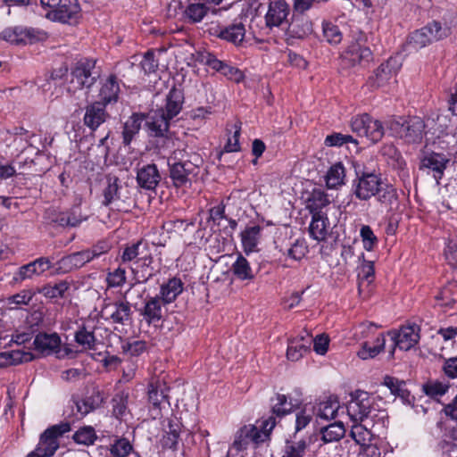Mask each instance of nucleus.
Segmentation results:
<instances>
[{"instance_id": "obj_1", "label": "nucleus", "mask_w": 457, "mask_h": 457, "mask_svg": "<svg viewBox=\"0 0 457 457\" xmlns=\"http://www.w3.org/2000/svg\"><path fill=\"white\" fill-rule=\"evenodd\" d=\"M99 77L100 73L96 71L95 60H80L71 69L67 92L78 99L81 96L87 98L88 90Z\"/></svg>"}, {"instance_id": "obj_2", "label": "nucleus", "mask_w": 457, "mask_h": 457, "mask_svg": "<svg viewBox=\"0 0 457 457\" xmlns=\"http://www.w3.org/2000/svg\"><path fill=\"white\" fill-rule=\"evenodd\" d=\"M450 34L451 28L446 23L433 21L411 32L407 38L406 46L411 50L418 51L448 37Z\"/></svg>"}, {"instance_id": "obj_3", "label": "nucleus", "mask_w": 457, "mask_h": 457, "mask_svg": "<svg viewBox=\"0 0 457 457\" xmlns=\"http://www.w3.org/2000/svg\"><path fill=\"white\" fill-rule=\"evenodd\" d=\"M389 133L395 137L403 139L408 144H419L422 141L425 132V122L420 117L408 120L398 118L386 122Z\"/></svg>"}, {"instance_id": "obj_4", "label": "nucleus", "mask_w": 457, "mask_h": 457, "mask_svg": "<svg viewBox=\"0 0 457 457\" xmlns=\"http://www.w3.org/2000/svg\"><path fill=\"white\" fill-rule=\"evenodd\" d=\"M276 426V417H270L262 421V429L253 425L244 426L235 435V439L229 453L233 451L246 449L250 444L258 445L264 442L270 436V431Z\"/></svg>"}, {"instance_id": "obj_5", "label": "nucleus", "mask_w": 457, "mask_h": 457, "mask_svg": "<svg viewBox=\"0 0 457 457\" xmlns=\"http://www.w3.org/2000/svg\"><path fill=\"white\" fill-rule=\"evenodd\" d=\"M44 9H50L46 18L61 23L76 22L80 15L81 8L77 0H40Z\"/></svg>"}, {"instance_id": "obj_6", "label": "nucleus", "mask_w": 457, "mask_h": 457, "mask_svg": "<svg viewBox=\"0 0 457 457\" xmlns=\"http://www.w3.org/2000/svg\"><path fill=\"white\" fill-rule=\"evenodd\" d=\"M103 205L112 206L120 212H128L131 205V195L128 185H122L115 176L106 177V187L103 190Z\"/></svg>"}, {"instance_id": "obj_7", "label": "nucleus", "mask_w": 457, "mask_h": 457, "mask_svg": "<svg viewBox=\"0 0 457 457\" xmlns=\"http://www.w3.org/2000/svg\"><path fill=\"white\" fill-rule=\"evenodd\" d=\"M71 430L69 422L51 426L40 436L37 446L27 457H51L60 446L59 438Z\"/></svg>"}, {"instance_id": "obj_8", "label": "nucleus", "mask_w": 457, "mask_h": 457, "mask_svg": "<svg viewBox=\"0 0 457 457\" xmlns=\"http://www.w3.org/2000/svg\"><path fill=\"white\" fill-rule=\"evenodd\" d=\"M351 129L359 137H365L372 144L380 141L385 135L382 122L368 113L353 117L351 120Z\"/></svg>"}, {"instance_id": "obj_9", "label": "nucleus", "mask_w": 457, "mask_h": 457, "mask_svg": "<svg viewBox=\"0 0 457 457\" xmlns=\"http://www.w3.org/2000/svg\"><path fill=\"white\" fill-rule=\"evenodd\" d=\"M192 157V162H169L170 178L171 179L174 187H189L192 184V181L198 175L200 171V164L203 162L202 158L200 155H193Z\"/></svg>"}, {"instance_id": "obj_10", "label": "nucleus", "mask_w": 457, "mask_h": 457, "mask_svg": "<svg viewBox=\"0 0 457 457\" xmlns=\"http://www.w3.org/2000/svg\"><path fill=\"white\" fill-rule=\"evenodd\" d=\"M373 399L365 391L357 390L351 394L346 411L353 422L362 421L372 410Z\"/></svg>"}, {"instance_id": "obj_11", "label": "nucleus", "mask_w": 457, "mask_h": 457, "mask_svg": "<svg viewBox=\"0 0 457 457\" xmlns=\"http://www.w3.org/2000/svg\"><path fill=\"white\" fill-rule=\"evenodd\" d=\"M420 328L415 323L403 325L398 331L391 330L388 335L394 341V345L400 350L408 351L414 347L420 338Z\"/></svg>"}, {"instance_id": "obj_12", "label": "nucleus", "mask_w": 457, "mask_h": 457, "mask_svg": "<svg viewBox=\"0 0 457 457\" xmlns=\"http://www.w3.org/2000/svg\"><path fill=\"white\" fill-rule=\"evenodd\" d=\"M197 61L220 72L222 75L237 83L244 79V74L240 70L217 59L214 54L209 52L198 53Z\"/></svg>"}, {"instance_id": "obj_13", "label": "nucleus", "mask_w": 457, "mask_h": 457, "mask_svg": "<svg viewBox=\"0 0 457 457\" xmlns=\"http://www.w3.org/2000/svg\"><path fill=\"white\" fill-rule=\"evenodd\" d=\"M402 66L401 57H390L386 62L374 71V74L369 78L368 84L372 88H378L384 86L390 79H392L400 70Z\"/></svg>"}, {"instance_id": "obj_14", "label": "nucleus", "mask_w": 457, "mask_h": 457, "mask_svg": "<svg viewBox=\"0 0 457 457\" xmlns=\"http://www.w3.org/2000/svg\"><path fill=\"white\" fill-rule=\"evenodd\" d=\"M383 185L381 178L372 172H364L354 185V195L360 200L367 201L376 195Z\"/></svg>"}, {"instance_id": "obj_15", "label": "nucleus", "mask_w": 457, "mask_h": 457, "mask_svg": "<svg viewBox=\"0 0 457 457\" xmlns=\"http://www.w3.org/2000/svg\"><path fill=\"white\" fill-rule=\"evenodd\" d=\"M101 313L106 320L121 325L129 322L132 319L130 303L126 301L104 303Z\"/></svg>"}, {"instance_id": "obj_16", "label": "nucleus", "mask_w": 457, "mask_h": 457, "mask_svg": "<svg viewBox=\"0 0 457 457\" xmlns=\"http://www.w3.org/2000/svg\"><path fill=\"white\" fill-rule=\"evenodd\" d=\"M370 49L361 44L360 39L347 46L341 55V65L343 68H352L362 62H369L371 59Z\"/></svg>"}, {"instance_id": "obj_17", "label": "nucleus", "mask_w": 457, "mask_h": 457, "mask_svg": "<svg viewBox=\"0 0 457 457\" xmlns=\"http://www.w3.org/2000/svg\"><path fill=\"white\" fill-rule=\"evenodd\" d=\"M109 118L106 105L103 102L95 101L85 109L83 122L92 131H96Z\"/></svg>"}, {"instance_id": "obj_18", "label": "nucleus", "mask_w": 457, "mask_h": 457, "mask_svg": "<svg viewBox=\"0 0 457 457\" xmlns=\"http://www.w3.org/2000/svg\"><path fill=\"white\" fill-rule=\"evenodd\" d=\"M448 162L449 159L445 155L431 153L421 159L420 170H426L428 173L431 171L436 183L439 184Z\"/></svg>"}, {"instance_id": "obj_19", "label": "nucleus", "mask_w": 457, "mask_h": 457, "mask_svg": "<svg viewBox=\"0 0 457 457\" xmlns=\"http://www.w3.org/2000/svg\"><path fill=\"white\" fill-rule=\"evenodd\" d=\"M52 267V263L48 258L40 257L35 261L22 265L13 275L15 282H21L25 279H30L34 276H40Z\"/></svg>"}, {"instance_id": "obj_20", "label": "nucleus", "mask_w": 457, "mask_h": 457, "mask_svg": "<svg viewBox=\"0 0 457 457\" xmlns=\"http://www.w3.org/2000/svg\"><path fill=\"white\" fill-rule=\"evenodd\" d=\"M290 6L285 0L271 1L265 14V24L269 28L279 27L287 21Z\"/></svg>"}, {"instance_id": "obj_21", "label": "nucleus", "mask_w": 457, "mask_h": 457, "mask_svg": "<svg viewBox=\"0 0 457 457\" xmlns=\"http://www.w3.org/2000/svg\"><path fill=\"white\" fill-rule=\"evenodd\" d=\"M145 120L146 130L151 137H164L169 130L170 120L165 117L162 111H151Z\"/></svg>"}, {"instance_id": "obj_22", "label": "nucleus", "mask_w": 457, "mask_h": 457, "mask_svg": "<svg viewBox=\"0 0 457 457\" xmlns=\"http://www.w3.org/2000/svg\"><path fill=\"white\" fill-rule=\"evenodd\" d=\"M312 336L307 331L303 332L295 338L289 340L287 351V357L292 361H296L311 351Z\"/></svg>"}, {"instance_id": "obj_23", "label": "nucleus", "mask_w": 457, "mask_h": 457, "mask_svg": "<svg viewBox=\"0 0 457 457\" xmlns=\"http://www.w3.org/2000/svg\"><path fill=\"white\" fill-rule=\"evenodd\" d=\"M183 104L184 93L182 89L174 86L171 87L165 97L164 106L158 108L157 110L162 111L165 117L171 120L181 112Z\"/></svg>"}, {"instance_id": "obj_24", "label": "nucleus", "mask_w": 457, "mask_h": 457, "mask_svg": "<svg viewBox=\"0 0 457 457\" xmlns=\"http://www.w3.org/2000/svg\"><path fill=\"white\" fill-rule=\"evenodd\" d=\"M161 181V174L154 163L139 168L137 172V182L141 188L154 190Z\"/></svg>"}, {"instance_id": "obj_25", "label": "nucleus", "mask_w": 457, "mask_h": 457, "mask_svg": "<svg viewBox=\"0 0 457 457\" xmlns=\"http://www.w3.org/2000/svg\"><path fill=\"white\" fill-rule=\"evenodd\" d=\"M35 350L44 355H50L60 352L61 338L56 333H39L33 342Z\"/></svg>"}, {"instance_id": "obj_26", "label": "nucleus", "mask_w": 457, "mask_h": 457, "mask_svg": "<svg viewBox=\"0 0 457 457\" xmlns=\"http://www.w3.org/2000/svg\"><path fill=\"white\" fill-rule=\"evenodd\" d=\"M163 301L159 295L148 296L145 299L144 308L140 311V315L147 324H154L163 318L162 312Z\"/></svg>"}, {"instance_id": "obj_27", "label": "nucleus", "mask_w": 457, "mask_h": 457, "mask_svg": "<svg viewBox=\"0 0 457 457\" xmlns=\"http://www.w3.org/2000/svg\"><path fill=\"white\" fill-rule=\"evenodd\" d=\"M90 261H92V259L89 255V253L86 249L62 257L57 262V269L62 272L66 273L71 271L72 270L81 268Z\"/></svg>"}, {"instance_id": "obj_28", "label": "nucleus", "mask_w": 457, "mask_h": 457, "mask_svg": "<svg viewBox=\"0 0 457 457\" xmlns=\"http://www.w3.org/2000/svg\"><path fill=\"white\" fill-rule=\"evenodd\" d=\"M184 284L179 278H170L160 288V298L164 304L171 303L183 292Z\"/></svg>"}, {"instance_id": "obj_29", "label": "nucleus", "mask_w": 457, "mask_h": 457, "mask_svg": "<svg viewBox=\"0 0 457 457\" xmlns=\"http://www.w3.org/2000/svg\"><path fill=\"white\" fill-rule=\"evenodd\" d=\"M217 35L220 38L238 46L245 38V28L241 21H236L227 27L220 28Z\"/></svg>"}, {"instance_id": "obj_30", "label": "nucleus", "mask_w": 457, "mask_h": 457, "mask_svg": "<svg viewBox=\"0 0 457 457\" xmlns=\"http://www.w3.org/2000/svg\"><path fill=\"white\" fill-rule=\"evenodd\" d=\"M145 118V114L135 112L126 120L122 129V142L125 145H129L135 136L138 134Z\"/></svg>"}, {"instance_id": "obj_31", "label": "nucleus", "mask_w": 457, "mask_h": 457, "mask_svg": "<svg viewBox=\"0 0 457 457\" xmlns=\"http://www.w3.org/2000/svg\"><path fill=\"white\" fill-rule=\"evenodd\" d=\"M375 196L386 212L393 211L398 204L397 191L392 185L383 183Z\"/></svg>"}, {"instance_id": "obj_32", "label": "nucleus", "mask_w": 457, "mask_h": 457, "mask_svg": "<svg viewBox=\"0 0 457 457\" xmlns=\"http://www.w3.org/2000/svg\"><path fill=\"white\" fill-rule=\"evenodd\" d=\"M288 29L295 37L303 38L312 32V22L307 16L294 12Z\"/></svg>"}, {"instance_id": "obj_33", "label": "nucleus", "mask_w": 457, "mask_h": 457, "mask_svg": "<svg viewBox=\"0 0 457 457\" xmlns=\"http://www.w3.org/2000/svg\"><path fill=\"white\" fill-rule=\"evenodd\" d=\"M120 86L117 78L111 75L104 83H102L99 91V102L104 103L105 105L115 103L118 100Z\"/></svg>"}, {"instance_id": "obj_34", "label": "nucleus", "mask_w": 457, "mask_h": 457, "mask_svg": "<svg viewBox=\"0 0 457 457\" xmlns=\"http://www.w3.org/2000/svg\"><path fill=\"white\" fill-rule=\"evenodd\" d=\"M262 227L260 225H253L246 227L241 232V242L244 251L246 253L254 252L260 242Z\"/></svg>"}, {"instance_id": "obj_35", "label": "nucleus", "mask_w": 457, "mask_h": 457, "mask_svg": "<svg viewBox=\"0 0 457 457\" xmlns=\"http://www.w3.org/2000/svg\"><path fill=\"white\" fill-rule=\"evenodd\" d=\"M34 359L30 352L23 350H12L9 352L0 353V368L10 365H18L22 362H28Z\"/></svg>"}, {"instance_id": "obj_36", "label": "nucleus", "mask_w": 457, "mask_h": 457, "mask_svg": "<svg viewBox=\"0 0 457 457\" xmlns=\"http://www.w3.org/2000/svg\"><path fill=\"white\" fill-rule=\"evenodd\" d=\"M309 232L315 240L321 241L326 238L328 234V218L323 212L312 214Z\"/></svg>"}, {"instance_id": "obj_37", "label": "nucleus", "mask_w": 457, "mask_h": 457, "mask_svg": "<svg viewBox=\"0 0 457 457\" xmlns=\"http://www.w3.org/2000/svg\"><path fill=\"white\" fill-rule=\"evenodd\" d=\"M75 342L82 346L84 350H95L97 343V339L94 333V328H89L86 325H82L75 332L74 335Z\"/></svg>"}, {"instance_id": "obj_38", "label": "nucleus", "mask_w": 457, "mask_h": 457, "mask_svg": "<svg viewBox=\"0 0 457 457\" xmlns=\"http://www.w3.org/2000/svg\"><path fill=\"white\" fill-rule=\"evenodd\" d=\"M345 169L341 162L333 164L327 172L326 184L328 188H337L345 184Z\"/></svg>"}, {"instance_id": "obj_39", "label": "nucleus", "mask_w": 457, "mask_h": 457, "mask_svg": "<svg viewBox=\"0 0 457 457\" xmlns=\"http://www.w3.org/2000/svg\"><path fill=\"white\" fill-rule=\"evenodd\" d=\"M339 402L337 397L330 396L327 400L320 402L316 410V414L323 420L335 419L339 410Z\"/></svg>"}, {"instance_id": "obj_40", "label": "nucleus", "mask_w": 457, "mask_h": 457, "mask_svg": "<svg viewBox=\"0 0 457 457\" xmlns=\"http://www.w3.org/2000/svg\"><path fill=\"white\" fill-rule=\"evenodd\" d=\"M210 8L204 3H191L185 11L184 16L190 23L201 22L208 14Z\"/></svg>"}, {"instance_id": "obj_41", "label": "nucleus", "mask_w": 457, "mask_h": 457, "mask_svg": "<svg viewBox=\"0 0 457 457\" xmlns=\"http://www.w3.org/2000/svg\"><path fill=\"white\" fill-rule=\"evenodd\" d=\"M87 220V216L83 214L79 204L73 205L71 209L63 212L62 219L60 220L62 227H78L83 221Z\"/></svg>"}, {"instance_id": "obj_42", "label": "nucleus", "mask_w": 457, "mask_h": 457, "mask_svg": "<svg viewBox=\"0 0 457 457\" xmlns=\"http://www.w3.org/2000/svg\"><path fill=\"white\" fill-rule=\"evenodd\" d=\"M280 252L289 259L300 262L308 253L309 247L305 239L298 238L286 250H280Z\"/></svg>"}, {"instance_id": "obj_43", "label": "nucleus", "mask_w": 457, "mask_h": 457, "mask_svg": "<svg viewBox=\"0 0 457 457\" xmlns=\"http://www.w3.org/2000/svg\"><path fill=\"white\" fill-rule=\"evenodd\" d=\"M322 441L325 444L339 441L345 433V427L341 422H334L321 428Z\"/></svg>"}, {"instance_id": "obj_44", "label": "nucleus", "mask_w": 457, "mask_h": 457, "mask_svg": "<svg viewBox=\"0 0 457 457\" xmlns=\"http://www.w3.org/2000/svg\"><path fill=\"white\" fill-rule=\"evenodd\" d=\"M232 271L241 280H252L254 278V273L248 261L242 255H239L233 263Z\"/></svg>"}, {"instance_id": "obj_45", "label": "nucleus", "mask_w": 457, "mask_h": 457, "mask_svg": "<svg viewBox=\"0 0 457 457\" xmlns=\"http://www.w3.org/2000/svg\"><path fill=\"white\" fill-rule=\"evenodd\" d=\"M329 204L328 195L321 190H313L307 201V207L312 214L322 212V208Z\"/></svg>"}, {"instance_id": "obj_46", "label": "nucleus", "mask_w": 457, "mask_h": 457, "mask_svg": "<svg viewBox=\"0 0 457 457\" xmlns=\"http://www.w3.org/2000/svg\"><path fill=\"white\" fill-rule=\"evenodd\" d=\"M166 391L167 387L164 383L161 384L160 381H157L155 385L151 383L148 390L149 402L154 407L159 408L163 402L167 401Z\"/></svg>"}, {"instance_id": "obj_47", "label": "nucleus", "mask_w": 457, "mask_h": 457, "mask_svg": "<svg viewBox=\"0 0 457 457\" xmlns=\"http://www.w3.org/2000/svg\"><path fill=\"white\" fill-rule=\"evenodd\" d=\"M75 443L83 445H92L97 439L96 430L91 426H84L79 428L72 436Z\"/></svg>"}, {"instance_id": "obj_48", "label": "nucleus", "mask_w": 457, "mask_h": 457, "mask_svg": "<svg viewBox=\"0 0 457 457\" xmlns=\"http://www.w3.org/2000/svg\"><path fill=\"white\" fill-rule=\"evenodd\" d=\"M360 422L361 421L353 422L350 431V436L356 444L360 445L361 447L370 442L373 435L366 426Z\"/></svg>"}, {"instance_id": "obj_49", "label": "nucleus", "mask_w": 457, "mask_h": 457, "mask_svg": "<svg viewBox=\"0 0 457 457\" xmlns=\"http://www.w3.org/2000/svg\"><path fill=\"white\" fill-rule=\"evenodd\" d=\"M385 337L383 334L377 337L373 346L369 345L367 342L363 343L361 349L358 352V356L362 360L373 358L384 350Z\"/></svg>"}, {"instance_id": "obj_50", "label": "nucleus", "mask_w": 457, "mask_h": 457, "mask_svg": "<svg viewBox=\"0 0 457 457\" xmlns=\"http://www.w3.org/2000/svg\"><path fill=\"white\" fill-rule=\"evenodd\" d=\"M322 33L325 40L330 45H338L343 39L338 26L328 21L322 22Z\"/></svg>"}, {"instance_id": "obj_51", "label": "nucleus", "mask_w": 457, "mask_h": 457, "mask_svg": "<svg viewBox=\"0 0 457 457\" xmlns=\"http://www.w3.org/2000/svg\"><path fill=\"white\" fill-rule=\"evenodd\" d=\"M307 444L304 440L287 441L282 457H303Z\"/></svg>"}, {"instance_id": "obj_52", "label": "nucleus", "mask_w": 457, "mask_h": 457, "mask_svg": "<svg viewBox=\"0 0 457 457\" xmlns=\"http://www.w3.org/2000/svg\"><path fill=\"white\" fill-rule=\"evenodd\" d=\"M276 401L277 403L272 405V415L276 417L281 418L289 413L294 408L292 402L287 401V397L285 395L278 394Z\"/></svg>"}, {"instance_id": "obj_53", "label": "nucleus", "mask_w": 457, "mask_h": 457, "mask_svg": "<svg viewBox=\"0 0 457 457\" xmlns=\"http://www.w3.org/2000/svg\"><path fill=\"white\" fill-rule=\"evenodd\" d=\"M47 37V33L42 29L22 27V44H35L45 41Z\"/></svg>"}, {"instance_id": "obj_54", "label": "nucleus", "mask_w": 457, "mask_h": 457, "mask_svg": "<svg viewBox=\"0 0 457 457\" xmlns=\"http://www.w3.org/2000/svg\"><path fill=\"white\" fill-rule=\"evenodd\" d=\"M180 427L178 422L170 421L169 431L162 438V445L168 448H176L179 439Z\"/></svg>"}, {"instance_id": "obj_55", "label": "nucleus", "mask_w": 457, "mask_h": 457, "mask_svg": "<svg viewBox=\"0 0 457 457\" xmlns=\"http://www.w3.org/2000/svg\"><path fill=\"white\" fill-rule=\"evenodd\" d=\"M74 406L76 412L74 413L77 418L80 419L94 411L98 405L93 397H87L84 399L75 400Z\"/></svg>"}, {"instance_id": "obj_56", "label": "nucleus", "mask_w": 457, "mask_h": 457, "mask_svg": "<svg viewBox=\"0 0 457 457\" xmlns=\"http://www.w3.org/2000/svg\"><path fill=\"white\" fill-rule=\"evenodd\" d=\"M374 265L372 262L364 261L358 272L359 292L364 283L369 286L374 278Z\"/></svg>"}, {"instance_id": "obj_57", "label": "nucleus", "mask_w": 457, "mask_h": 457, "mask_svg": "<svg viewBox=\"0 0 457 457\" xmlns=\"http://www.w3.org/2000/svg\"><path fill=\"white\" fill-rule=\"evenodd\" d=\"M143 249H146V244H144L142 241H138L130 245H127L124 248L123 253L121 254L122 262H128L135 260L136 258L143 254Z\"/></svg>"}, {"instance_id": "obj_58", "label": "nucleus", "mask_w": 457, "mask_h": 457, "mask_svg": "<svg viewBox=\"0 0 457 457\" xmlns=\"http://www.w3.org/2000/svg\"><path fill=\"white\" fill-rule=\"evenodd\" d=\"M32 160H25L24 162L14 161L12 164H1L0 163V179H6L16 174L17 170L21 172V170L25 164H32Z\"/></svg>"}, {"instance_id": "obj_59", "label": "nucleus", "mask_w": 457, "mask_h": 457, "mask_svg": "<svg viewBox=\"0 0 457 457\" xmlns=\"http://www.w3.org/2000/svg\"><path fill=\"white\" fill-rule=\"evenodd\" d=\"M70 284L66 280H61L54 285L46 286L43 288L42 292L45 296L49 298L62 297L64 293L69 289Z\"/></svg>"}, {"instance_id": "obj_60", "label": "nucleus", "mask_w": 457, "mask_h": 457, "mask_svg": "<svg viewBox=\"0 0 457 457\" xmlns=\"http://www.w3.org/2000/svg\"><path fill=\"white\" fill-rule=\"evenodd\" d=\"M1 39L11 44H22V26H15L4 29L0 34Z\"/></svg>"}, {"instance_id": "obj_61", "label": "nucleus", "mask_w": 457, "mask_h": 457, "mask_svg": "<svg viewBox=\"0 0 457 457\" xmlns=\"http://www.w3.org/2000/svg\"><path fill=\"white\" fill-rule=\"evenodd\" d=\"M327 146H342L345 144L353 143L358 145V141L351 135H345L342 133H332L328 135L324 141Z\"/></svg>"}, {"instance_id": "obj_62", "label": "nucleus", "mask_w": 457, "mask_h": 457, "mask_svg": "<svg viewBox=\"0 0 457 457\" xmlns=\"http://www.w3.org/2000/svg\"><path fill=\"white\" fill-rule=\"evenodd\" d=\"M383 385L387 386L393 395L402 398H404L408 395L406 389H404V382L393 377L386 376L384 378Z\"/></svg>"}, {"instance_id": "obj_63", "label": "nucleus", "mask_w": 457, "mask_h": 457, "mask_svg": "<svg viewBox=\"0 0 457 457\" xmlns=\"http://www.w3.org/2000/svg\"><path fill=\"white\" fill-rule=\"evenodd\" d=\"M360 234L362 239L363 247L367 251H371L378 243V238L374 235L371 228L368 225H363L361 228Z\"/></svg>"}, {"instance_id": "obj_64", "label": "nucleus", "mask_w": 457, "mask_h": 457, "mask_svg": "<svg viewBox=\"0 0 457 457\" xmlns=\"http://www.w3.org/2000/svg\"><path fill=\"white\" fill-rule=\"evenodd\" d=\"M132 445L126 438H120L112 445L111 453L117 457H124L130 453Z\"/></svg>"}]
</instances>
